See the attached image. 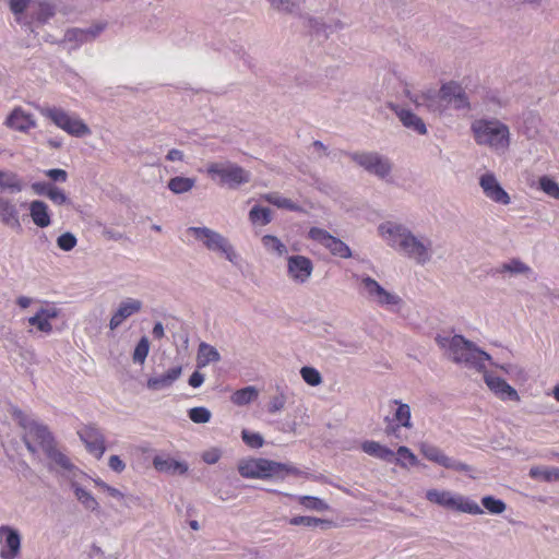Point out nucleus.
I'll use <instances>...</instances> for the list:
<instances>
[{
	"mask_svg": "<svg viewBox=\"0 0 559 559\" xmlns=\"http://www.w3.org/2000/svg\"><path fill=\"white\" fill-rule=\"evenodd\" d=\"M379 235L389 247L399 254L426 265L433 255V242L424 234H415L406 225L395 222H384L378 226Z\"/></svg>",
	"mask_w": 559,
	"mask_h": 559,
	"instance_id": "1",
	"label": "nucleus"
},
{
	"mask_svg": "<svg viewBox=\"0 0 559 559\" xmlns=\"http://www.w3.org/2000/svg\"><path fill=\"white\" fill-rule=\"evenodd\" d=\"M435 340L444 356L454 364L481 372L486 369V362L491 360L489 354L462 335L438 334Z\"/></svg>",
	"mask_w": 559,
	"mask_h": 559,
	"instance_id": "2",
	"label": "nucleus"
},
{
	"mask_svg": "<svg viewBox=\"0 0 559 559\" xmlns=\"http://www.w3.org/2000/svg\"><path fill=\"white\" fill-rule=\"evenodd\" d=\"M405 94L406 97L417 107L426 106L428 110L433 112L443 111L441 102H445L452 105L456 110L469 108V102L466 93L462 86L455 82H448L443 84L439 92L435 90H428L427 92L421 93V95H417L406 91Z\"/></svg>",
	"mask_w": 559,
	"mask_h": 559,
	"instance_id": "3",
	"label": "nucleus"
},
{
	"mask_svg": "<svg viewBox=\"0 0 559 559\" xmlns=\"http://www.w3.org/2000/svg\"><path fill=\"white\" fill-rule=\"evenodd\" d=\"M471 131L478 145L498 154H504L510 147V128L497 118L476 119L471 124Z\"/></svg>",
	"mask_w": 559,
	"mask_h": 559,
	"instance_id": "4",
	"label": "nucleus"
},
{
	"mask_svg": "<svg viewBox=\"0 0 559 559\" xmlns=\"http://www.w3.org/2000/svg\"><path fill=\"white\" fill-rule=\"evenodd\" d=\"M238 472L242 477L253 479L283 478L285 474H298V469L292 465L266 459L242 460L238 464Z\"/></svg>",
	"mask_w": 559,
	"mask_h": 559,
	"instance_id": "5",
	"label": "nucleus"
},
{
	"mask_svg": "<svg viewBox=\"0 0 559 559\" xmlns=\"http://www.w3.org/2000/svg\"><path fill=\"white\" fill-rule=\"evenodd\" d=\"M355 278L359 282L360 294L371 302L391 311H397L401 308L403 304L402 298L386 290L369 275H356Z\"/></svg>",
	"mask_w": 559,
	"mask_h": 559,
	"instance_id": "6",
	"label": "nucleus"
},
{
	"mask_svg": "<svg viewBox=\"0 0 559 559\" xmlns=\"http://www.w3.org/2000/svg\"><path fill=\"white\" fill-rule=\"evenodd\" d=\"M426 499L451 511L468 513L473 515L483 514V509L477 502L460 493L450 490L429 489L426 491Z\"/></svg>",
	"mask_w": 559,
	"mask_h": 559,
	"instance_id": "7",
	"label": "nucleus"
},
{
	"mask_svg": "<svg viewBox=\"0 0 559 559\" xmlns=\"http://www.w3.org/2000/svg\"><path fill=\"white\" fill-rule=\"evenodd\" d=\"M39 111L72 136L83 138L91 134L90 127L75 114H70L60 107H41Z\"/></svg>",
	"mask_w": 559,
	"mask_h": 559,
	"instance_id": "8",
	"label": "nucleus"
},
{
	"mask_svg": "<svg viewBox=\"0 0 559 559\" xmlns=\"http://www.w3.org/2000/svg\"><path fill=\"white\" fill-rule=\"evenodd\" d=\"M206 174L213 180L218 179L221 185L230 189H237L251 179L250 171L231 162L210 163L206 167Z\"/></svg>",
	"mask_w": 559,
	"mask_h": 559,
	"instance_id": "9",
	"label": "nucleus"
},
{
	"mask_svg": "<svg viewBox=\"0 0 559 559\" xmlns=\"http://www.w3.org/2000/svg\"><path fill=\"white\" fill-rule=\"evenodd\" d=\"M350 159L368 174L386 182L391 181L393 163L378 152H354L349 154Z\"/></svg>",
	"mask_w": 559,
	"mask_h": 559,
	"instance_id": "10",
	"label": "nucleus"
},
{
	"mask_svg": "<svg viewBox=\"0 0 559 559\" xmlns=\"http://www.w3.org/2000/svg\"><path fill=\"white\" fill-rule=\"evenodd\" d=\"M21 425L24 428V443L31 453L35 454L38 450L45 453L56 444L46 425L27 418H22Z\"/></svg>",
	"mask_w": 559,
	"mask_h": 559,
	"instance_id": "11",
	"label": "nucleus"
},
{
	"mask_svg": "<svg viewBox=\"0 0 559 559\" xmlns=\"http://www.w3.org/2000/svg\"><path fill=\"white\" fill-rule=\"evenodd\" d=\"M186 231L201 241L206 249L221 252L230 262L236 261L237 254L233 246L219 233L207 227H189Z\"/></svg>",
	"mask_w": 559,
	"mask_h": 559,
	"instance_id": "12",
	"label": "nucleus"
},
{
	"mask_svg": "<svg viewBox=\"0 0 559 559\" xmlns=\"http://www.w3.org/2000/svg\"><path fill=\"white\" fill-rule=\"evenodd\" d=\"M308 236L310 239L319 242L324 248H326L333 255L343 259H348L352 257V250L344 241L332 236L330 233L322 228H310Z\"/></svg>",
	"mask_w": 559,
	"mask_h": 559,
	"instance_id": "13",
	"label": "nucleus"
},
{
	"mask_svg": "<svg viewBox=\"0 0 559 559\" xmlns=\"http://www.w3.org/2000/svg\"><path fill=\"white\" fill-rule=\"evenodd\" d=\"M22 537L20 532L9 525L0 526V558L16 559L21 554Z\"/></svg>",
	"mask_w": 559,
	"mask_h": 559,
	"instance_id": "14",
	"label": "nucleus"
},
{
	"mask_svg": "<svg viewBox=\"0 0 559 559\" xmlns=\"http://www.w3.org/2000/svg\"><path fill=\"white\" fill-rule=\"evenodd\" d=\"M479 186L485 197L490 201L501 205H509L511 203L509 193L502 188L493 173L487 171L479 177Z\"/></svg>",
	"mask_w": 559,
	"mask_h": 559,
	"instance_id": "15",
	"label": "nucleus"
},
{
	"mask_svg": "<svg viewBox=\"0 0 559 559\" xmlns=\"http://www.w3.org/2000/svg\"><path fill=\"white\" fill-rule=\"evenodd\" d=\"M313 271L312 261L305 255H290L287 259L288 276L296 283H306Z\"/></svg>",
	"mask_w": 559,
	"mask_h": 559,
	"instance_id": "16",
	"label": "nucleus"
},
{
	"mask_svg": "<svg viewBox=\"0 0 559 559\" xmlns=\"http://www.w3.org/2000/svg\"><path fill=\"white\" fill-rule=\"evenodd\" d=\"M79 436L90 453L97 459L103 456L106 450L105 437L98 428L86 426L79 431Z\"/></svg>",
	"mask_w": 559,
	"mask_h": 559,
	"instance_id": "17",
	"label": "nucleus"
},
{
	"mask_svg": "<svg viewBox=\"0 0 559 559\" xmlns=\"http://www.w3.org/2000/svg\"><path fill=\"white\" fill-rule=\"evenodd\" d=\"M143 302L135 298H126L123 299L117 310L114 312L110 321L109 328L110 330L118 329L123 321L132 317L133 314L140 312L142 310Z\"/></svg>",
	"mask_w": 559,
	"mask_h": 559,
	"instance_id": "18",
	"label": "nucleus"
},
{
	"mask_svg": "<svg viewBox=\"0 0 559 559\" xmlns=\"http://www.w3.org/2000/svg\"><path fill=\"white\" fill-rule=\"evenodd\" d=\"M104 29L102 25H95L87 28H70L66 32L63 41L73 44L71 49H76L81 45L94 40Z\"/></svg>",
	"mask_w": 559,
	"mask_h": 559,
	"instance_id": "19",
	"label": "nucleus"
},
{
	"mask_svg": "<svg viewBox=\"0 0 559 559\" xmlns=\"http://www.w3.org/2000/svg\"><path fill=\"white\" fill-rule=\"evenodd\" d=\"M5 126L20 132H27L36 127L32 114L26 112L22 107H15L5 120Z\"/></svg>",
	"mask_w": 559,
	"mask_h": 559,
	"instance_id": "20",
	"label": "nucleus"
},
{
	"mask_svg": "<svg viewBox=\"0 0 559 559\" xmlns=\"http://www.w3.org/2000/svg\"><path fill=\"white\" fill-rule=\"evenodd\" d=\"M9 9L14 15L15 22L21 26L29 28L33 33L32 28V19L29 16V12L32 11L34 1L33 0H9L8 1Z\"/></svg>",
	"mask_w": 559,
	"mask_h": 559,
	"instance_id": "21",
	"label": "nucleus"
},
{
	"mask_svg": "<svg viewBox=\"0 0 559 559\" xmlns=\"http://www.w3.org/2000/svg\"><path fill=\"white\" fill-rule=\"evenodd\" d=\"M485 382L488 388L501 400L520 401V396L514 388L508 384L500 377L485 374Z\"/></svg>",
	"mask_w": 559,
	"mask_h": 559,
	"instance_id": "22",
	"label": "nucleus"
},
{
	"mask_svg": "<svg viewBox=\"0 0 559 559\" xmlns=\"http://www.w3.org/2000/svg\"><path fill=\"white\" fill-rule=\"evenodd\" d=\"M392 109L405 128L421 135L427 133V127L424 120L416 114L400 106H393Z\"/></svg>",
	"mask_w": 559,
	"mask_h": 559,
	"instance_id": "23",
	"label": "nucleus"
},
{
	"mask_svg": "<svg viewBox=\"0 0 559 559\" xmlns=\"http://www.w3.org/2000/svg\"><path fill=\"white\" fill-rule=\"evenodd\" d=\"M153 466L156 471L169 475H183L188 471V465L185 462L167 455H156L153 459Z\"/></svg>",
	"mask_w": 559,
	"mask_h": 559,
	"instance_id": "24",
	"label": "nucleus"
},
{
	"mask_svg": "<svg viewBox=\"0 0 559 559\" xmlns=\"http://www.w3.org/2000/svg\"><path fill=\"white\" fill-rule=\"evenodd\" d=\"M182 368L177 366L170 368L166 373L160 376L151 377L147 380V388L152 391H162L170 388L181 376Z\"/></svg>",
	"mask_w": 559,
	"mask_h": 559,
	"instance_id": "25",
	"label": "nucleus"
},
{
	"mask_svg": "<svg viewBox=\"0 0 559 559\" xmlns=\"http://www.w3.org/2000/svg\"><path fill=\"white\" fill-rule=\"evenodd\" d=\"M56 14V8L53 4L47 1H39L33 4L29 16L32 19V26L34 24L44 25Z\"/></svg>",
	"mask_w": 559,
	"mask_h": 559,
	"instance_id": "26",
	"label": "nucleus"
},
{
	"mask_svg": "<svg viewBox=\"0 0 559 559\" xmlns=\"http://www.w3.org/2000/svg\"><path fill=\"white\" fill-rule=\"evenodd\" d=\"M29 216L37 227L46 228L51 224L49 209L44 201L34 200L29 203Z\"/></svg>",
	"mask_w": 559,
	"mask_h": 559,
	"instance_id": "27",
	"label": "nucleus"
},
{
	"mask_svg": "<svg viewBox=\"0 0 559 559\" xmlns=\"http://www.w3.org/2000/svg\"><path fill=\"white\" fill-rule=\"evenodd\" d=\"M0 223L11 228L21 227L15 204L4 198H0Z\"/></svg>",
	"mask_w": 559,
	"mask_h": 559,
	"instance_id": "28",
	"label": "nucleus"
},
{
	"mask_svg": "<svg viewBox=\"0 0 559 559\" xmlns=\"http://www.w3.org/2000/svg\"><path fill=\"white\" fill-rule=\"evenodd\" d=\"M361 449L368 455L383 460L385 462H393L394 452L385 445L377 441L368 440L361 444Z\"/></svg>",
	"mask_w": 559,
	"mask_h": 559,
	"instance_id": "29",
	"label": "nucleus"
},
{
	"mask_svg": "<svg viewBox=\"0 0 559 559\" xmlns=\"http://www.w3.org/2000/svg\"><path fill=\"white\" fill-rule=\"evenodd\" d=\"M23 188L24 183L17 174L10 170H0V190L17 193Z\"/></svg>",
	"mask_w": 559,
	"mask_h": 559,
	"instance_id": "30",
	"label": "nucleus"
},
{
	"mask_svg": "<svg viewBox=\"0 0 559 559\" xmlns=\"http://www.w3.org/2000/svg\"><path fill=\"white\" fill-rule=\"evenodd\" d=\"M496 274L510 273L511 275H530L533 273L532 269L522 262L520 259H511L495 269Z\"/></svg>",
	"mask_w": 559,
	"mask_h": 559,
	"instance_id": "31",
	"label": "nucleus"
},
{
	"mask_svg": "<svg viewBox=\"0 0 559 559\" xmlns=\"http://www.w3.org/2000/svg\"><path fill=\"white\" fill-rule=\"evenodd\" d=\"M219 360L221 354L214 346L205 342L200 343L197 357L199 368L205 367L211 362H218Z\"/></svg>",
	"mask_w": 559,
	"mask_h": 559,
	"instance_id": "32",
	"label": "nucleus"
},
{
	"mask_svg": "<svg viewBox=\"0 0 559 559\" xmlns=\"http://www.w3.org/2000/svg\"><path fill=\"white\" fill-rule=\"evenodd\" d=\"M71 487L73 489L74 496L78 501L84 507V509L95 512L99 509V503L96 498L86 489L81 487L78 483H72Z\"/></svg>",
	"mask_w": 559,
	"mask_h": 559,
	"instance_id": "33",
	"label": "nucleus"
},
{
	"mask_svg": "<svg viewBox=\"0 0 559 559\" xmlns=\"http://www.w3.org/2000/svg\"><path fill=\"white\" fill-rule=\"evenodd\" d=\"M261 198L265 202L273 204V205L277 206L278 209H285V210L293 211V212H301L302 211L300 205H298L290 199L281 195L278 192L265 193Z\"/></svg>",
	"mask_w": 559,
	"mask_h": 559,
	"instance_id": "34",
	"label": "nucleus"
},
{
	"mask_svg": "<svg viewBox=\"0 0 559 559\" xmlns=\"http://www.w3.org/2000/svg\"><path fill=\"white\" fill-rule=\"evenodd\" d=\"M528 475L533 479H538L547 483L559 481L558 467L533 466L531 467Z\"/></svg>",
	"mask_w": 559,
	"mask_h": 559,
	"instance_id": "35",
	"label": "nucleus"
},
{
	"mask_svg": "<svg viewBox=\"0 0 559 559\" xmlns=\"http://www.w3.org/2000/svg\"><path fill=\"white\" fill-rule=\"evenodd\" d=\"M393 404L397 407L393 414L394 420L397 423V427L412 428L413 424L411 420V407L406 403H402L399 400H393Z\"/></svg>",
	"mask_w": 559,
	"mask_h": 559,
	"instance_id": "36",
	"label": "nucleus"
},
{
	"mask_svg": "<svg viewBox=\"0 0 559 559\" xmlns=\"http://www.w3.org/2000/svg\"><path fill=\"white\" fill-rule=\"evenodd\" d=\"M420 453L430 462L442 466L447 454L437 445L429 442H421L419 444Z\"/></svg>",
	"mask_w": 559,
	"mask_h": 559,
	"instance_id": "37",
	"label": "nucleus"
},
{
	"mask_svg": "<svg viewBox=\"0 0 559 559\" xmlns=\"http://www.w3.org/2000/svg\"><path fill=\"white\" fill-rule=\"evenodd\" d=\"M195 186V179L190 177L176 176L168 181V189L175 194L189 192Z\"/></svg>",
	"mask_w": 559,
	"mask_h": 559,
	"instance_id": "38",
	"label": "nucleus"
},
{
	"mask_svg": "<svg viewBox=\"0 0 559 559\" xmlns=\"http://www.w3.org/2000/svg\"><path fill=\"white\" fill-rule=\"evenodd\" d=\"M258 395H259L258 390L254 386L249 385L243 389L237 390L231 395L230 399L235 405L243 406V405H248L252 401H254L258 397Z\"/></svg>",
	"mask_w": 559,
	"mask_h": 559,
	"instance_id": "39",
	"label": "nucleus"
},
{
	"mask_svg": "<svg viewBox=\"0 0 559 559\" xmlns=\"http://www.w3.org/2000/svg\"><path fill=\"white\" fill-rule=\"evenodd\" d=\"M45 454L49 460H51L53 464H56L63 471L70 472L74 468V465L71 463L70 459L66 454L60 452L56 448V444L52 445L48 451H46Z\"/></svg>",
	"mask_w": 559,
	"mask_h": 559,
	"instance_id": "40",
	"label": "nucleus"
},
{
	"mask_svg": "<svg viewBox=\"0 0 559 559\" xmlns=\"http://www.w3.org/2000/svg\"><path fill=\"white\" fill-rule=\"evenodd\" d=\"M249 219L252 224L267 225L272 221V213L269 207L254 205L249 212Z\"/></svg>",
	"mask_w": 559,
	"mask_h": 559,
	"instance_id": "41",
	"label": "nucleus"
},
{
	"mask_svg": "<svg viewBox=\"0 0 559 559\" xmlns=\"http://www.w3.org/2000/svg\"><path fill=\"white\" fill-rule=\"evenodd\" d=\"M261 241L263 247L270 252H275L278 255L287 253V247L276 236L265 235L262 237Z\"/></svg>",
	"mask_w": 559,
	"mask_h": 559,
	"instance_id": "42",
	"label": "nucleus"
},
{
	"mask_svg": "<svg viewBox=\"0 0 559 559\" xmlns=\"http://www.w3.org/2000/svg\"><path fill=\"white\" fill-rule=\"evenodd\" d=\"M396 454L397 457L394 456L393 461L402 467L415 466L418 463L416 455L405 445L399 447Z\"/></svg>",
	"mask_w": 559,
	"mask_h": 559,
	"instance_id": "43",
	"label": "nucleus"
},
{
	"mask_svg": "<svg viewBox=\"0 0 559 559\" xmlns=\"http://www.w3.org/2000/svg\"><path fill=\"white\" fill-rule=\"evenodd\" d=\"M481 504L491 514H501L507 509L506 503L501 499H497L492 496L483 497Z\"/></svg>",
	"mask_w": 559,
	"mask_h": 559,
	"instance_id": "44",
	"label": "nucleus"
},
{
	"mask_svg": "<svg viewBox=\"0 0 559 559\" xmlns=\"http://www.w3.org/2000/svg\"><path fill=\"white\" fill-rule=\"evenodd\" d=\"M271 7L284 13H295L299 10V0H267Z\"/></svg>",
	"mask_w": 559,
	"mask_h": 559,
	"instance_id": "45",
	"label": "nucleus"
},
{
	"mask_svg": "<svg viewBox=\"0 0 559 559\" xmlns=\"http://www.w3.org/2000/svg\"><path fill=\"white\" fill-rule=\"evenodd\" d=\"M299 502L307 509L316 510V511H326L329 510V504L324 502L322 499L311 496H301L299 497Z\"/></svg>",
	"mask_w": 559,
	"mask_h": 559,
	"instance_id": "46",
	"label": "nucleus"
},
{
	"mask_svg": "<svg viewBox=\"0 0 559 559\" xmlns=\"http://www.w3.org/2000/svg\"><path fill=\"white\" fill-rule=\"evenodd\" d=\"M289 523L292 525H302V526H307V527H316L318 525L330 524V522L326 520H322V519L313 518V516H305V515L294 516L289 520Z\"/></svg>",
	"mask_w": 559,
	"mask_h": 559,
	"instance_id": "47",
	"label": "nucleus"
},
{
	"mask_svg": "<svg viewBox=\"0 0 559 559\" xmlns=\"http://www.w3.org/2000/svg\"><path fill=\"white\" fill-rule=\"evenodd\" d=\"M150 352V342L146 336H143L136 344L133 352V361L142 365Z\"/></svg>",
	"mask_w": 559,
	"mask_h": 559,
	"instance_id": "48",
	"label": "nucleus"
},
{
	"mask_svg": "<svg viewBox=\"0 0 559 559\" xmlns=\"http://www.w3.org/2000/svg\"><path fill=\"white\" fill-rule=\"evenodd\" d=\"M300 374L302 380L311 386H317L322 382L320 372L313 367H302L300 369Z\"/></svg>",
	"mask_w": 559,
	"mask_h": 559,
	"instance_id": "49",
	"label": "nucleus"
},
{
	"mask_svg": "<svg viewBox=\"0 0 559 559\" xmlns=\"http://www.w3.org/2000/svg\"><path fill=\"white\" fill-rule=\"evenodd\" d=\"M189 418L195 424H206L211 419V412L203 406L190 408L188 412Z\"/></svg>",
	"mask_w": 559,
	"mask_h": 559,
	"instance_id": "50",
	"label": "nucleus"
},
{
	"mask_svg": "<svg viewBox=\"0 0 559 559\" xmlns=\"http://www.w3.org/2000/svg\"><path fill=\"white\" fill-rule=\"evenodd\" d=\"M442 467L465 474H469L473 472V467L471 465L448 455L444 459Z\"/></svg>",
	"mask_w": 559,
	"mask_h": 559,
	"instance_id": "51",
	"label": "nucleus"
},
{
	"mask_svg": "<svg viewBox=\"0 0 559 559\" xmlns=\"http://www.w3.org/2000/svg\"><path fill=\"white\" fill-rule=\"evenodd\" d=\"M539 187L549 197L559 199V186L555 180L544 176L539 179Z\"/></svg>",
	"mask_w": 559,
	"mask_h": 559,
	"instance_id": "52",
	"label": "nucleus"
},
{
	"mask_svg": "<svg viewBox=\"0 0 559 559\" xmlns=\"http://www.w3.org/2000/svg\"><path fill=\"white\" fill-rule=\"evenodd\" d=\"M241 438L243 442L252 449H259L264 443L263 437L260 433L251 432L247 429L241 431Z\"/></svg>",
	"mask_w": 559,
	"mask_h": 559,
	"instance_id": "53",
	"label": "nucleus"
},
{
	"mask_svg": "<svg viewBox=\"0 0 559 559\" xmlns=\"http://www.w3.org/2000/svg\"><path fill=\"white\" fill-rule=\"evenodd\" d=\"M48 189L49 190L47 191V198L50 201H52L55 204L62 205V204L71 203L69 198L67 197V194L64 193V191L62 189L58 188L55 185Z\"/></svg>",
	"mask_w": 559,
	"mask_h": 559,
	"instance_id": "54",
	"label": "nucleus"
},
{
	"mask_svg": "<svg viewBox=\"0 0 559 559\" xmlns=\"http://www.w3.org/2000/svg\"><path fill=\"white\" fill-rule=\"evenodd\" d=\"M286 395L284 392L280 391L276 395L272 396L267 404V412L271 414H276L284 409L286 404Z\"/></svg>",
	"mask_w": 559,
	"mask_h": 559,
	"instance_id": "55",
	"label": "nucleus"
},
{
	"mask_svg": "<svg viewBox=\"0 0 559 559\" xmlns=\"http://www.w3.org/2000/svg\"><path fill=\"white\" fill-rule=\"evenodd\" d=\"M76 242V237L72 233H64L57 238V245L63 251L72 250Z\"/></svg>",
	"mask_w": 559,
	"mask_h": 559,
	"instance_id": "56",
	"label": "nucleus"
},
{
	"mask_svg": "<svg viewBox=\"0 0 559 559\" xmlns=\"http://www.w3.org/2000/svg\"><path fill=\"white\" fill-rule=\"evenodd\" d=\"M28 323L45 333H50L52 330L50 322H47V319L39 311L28 319Z\"/></svg>",
	"mask_w": 559,
	"mask_h": 559,
	"instance_id": "57",
	"label": "nucleus"
},
{
	"mask_svg": "<svg viewBox=\"0 0 559 559\" xmlns=\"http://www.w3.org/2000/svg\"><path fill=\"white\" fill-rule=\"evenodd\" d=\"M46 176L49 177L53 181L66 182L68 179V174L63 169L53 168L46 170Z\"/></svg>",
	"mask_w": 559,
	"mask_h": 559,
	"instance_id": "58",
	"label": "nucleus"
},
{
	"mask_svg": "<svg viewBox=\"0 0 559 559\" xmlns=\"http://www.w3.org/2000/svg\"><path fill=\"white\" fill-rule=\"evenodd\" d=\"M108 465L116 473H121L126 468V464L118 455H111Z\"/></svg>",
	"mask_w": 559,
	"mask_h": 559,
	"instance_id": "59",
	"label": "nucleus"
},
{
	"mask_svg": "<svg viewBox=\"0 0 559 559\" xmlns=\"http://www.w3.org/2000/svg\"><path fill=\"white\" fill-rule=\"evenodd\" d=\"M204 374L199 372V371H194L190 378H189V384L192 386V388H199L203 384L204 382Z\"/></svg>",
	"mask_w": 559,
	"mask_h": 559,
	"instance_id": "60",
	"label": "nucleus"
},
{
	"mask_svg": "<svg viewBox=\"0 0 559 559\" xmlns=\"http://www.w3.org/2000/svg\"><path fill=\"white\" fill-rule=\"evenodd\" d=\"M53 185L52 183H47V182H36V183H33L32 188L34 189V191L37 193V194H40V195H46L47 197V191L49 190L48 188H51Z\"/></svg>",
	"mask_w": 559,
	"mask_h": 559,
	"instance_id": "61",
	"label": "nucleus"
},
{
	"mask_svg": "<svg viewBox=\"0 0 559 559\" xmlns=\"http://www.w3.org/2000/svg\"><path fill=\"white\" fill-rule=\"evenodd\" d=\"M183 157V152L177 148L170 150L166 155V159L169 162H181Z\"/></svg>",
	"mask_w": 559,
	"mask_h": 559,
	"instance_id": "62",
	"label": "nucleus"
},
{
	"mask_svg": "<svg viewBox=\"0 0 559 559\" xmlns=\"http://www.w3.org/2000/svg\"><path fill=\"white\" fill-rule=\"evenodd\" d=\"M312 147L318 153L319 157L326 156L329 154L328 147L319 140L312 143Z\"/></svg>",
	"mask_w": 559,
	"mask_h": 559,
	"instance_id": "63",
	"label": "nucleus"
},
{
	"mask_svg": "<svg viewBox=\"0 0 559 559\" xmlns=\"http://www.w3.org/2000/svg\"><path fill=\"white\" fill-rule=\"evenodd\" d=\"M152 334L155 338H162L165 335L164 326L160 322H156L153 326Z\"/></svg>",
	"mask_w": 559,
	"mask_h": 559,
	"instance_id": "64",
	"label": "nucleus"
}]
</instances>
